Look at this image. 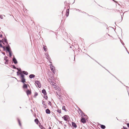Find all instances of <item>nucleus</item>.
<instances>
[{
    "mask_svg": "<svg viewBox=\"0 0 129 129\" xmlns=\"http://www.w3.org/2000/svg\"><path fill=\"white\" fill-rule=\"evenodd\" d=\"M79 112H80V113L81 115H82V113H83V112L81 110V109H79Z\"/></svg>",
    "mask_w": 129,
    "mask_h": 129,
    "instance_id": "nucleus-30",
    "label": "nucleus"
},
{
    "mask_svg": "<svg viewBox=\"0 0 129 129\" xmlns=\"http://www.w3.org/2000/svg\"><path fill=\"white\" fill-rule=\"evenodd\" d=\"M50 62V63H52V62Z\"/></svg>",
    "mask_w": 129,
    "mask_h": 129,
    "instance_id": "nucleus-60",
    "label": "nucleus"
},
{
    "mask_svg": "<svg viewBox=\"0 0 129 129\" xmlns=\"http://www.w3.org/2000/svg\"><path fill=\"white\" fill-rule=\"evenodd\" d=\"M120 42H121V43L123 45V46H124V43L120 39Z\"/></svg>",
    "mask_w": 129,
    "mask_h": 129,
    "instance_id": "nucleus-35",
    "label": "nucleus"
},
{
    "mask_svg": "<svg viewBox=\"0 0 129 129\" xmlns=\"http://www.w3.org/2000/svg\"><path fill=\"white\" fill-rule=\"evenodd\" d=\"M124 47H125V49H126V51H127V52H128V51H127V49L126 48V47H125L124 46Z\"/></svg>",
    "mask_w": 129,
    "mask_h": 129,
    "instance_id": "nucleus-47",
    "label": "nucleus"
},
{
    "mask_svg": "<svg viewBox=\"0 0 129 129\" xmlns=\"http://www.w3.org/2000/svg\"><path fill=\"white\" fill-rule=\"evenodd\" d=\"M78 10L79 11V12H81V10H79V9H78Z\"/></svg>",
    "mask_w": 129,
    "mask_h": 129,
    "instance_id": "nucleus-45",
    "label": "nucleus"
},
{
    "mask_svg": "<svg viewBox=\"0 0 129 129\" xmlns=\"http://www.w3.org/2000/svg\"><path fill=\"white\" fill-rule=\"evenodd\" d=\"M97 62V63H98V62Z\"/></svg>",
    "mask_w": 129,
    "mask_h": 129,
    "instance_id": "nucleus-64",
    "label": "nucleus"
},
{
    "mask_svg": "<svg viewBox=\"0 0 129 129\" xmlns=\"http://www.w3.org/2000/svg\"><path fill=\"white\" fill-rule=\"evenodd\" d=\"M116 118H117V119L118 120V119H117V118L116 117Z\"/></svg>",
    "mask_w": 129,
    "mask_h": 129,
    "instance_id": "nucleus-61",
    "label": "nucleus"
},
{
    "mask_svg": "<svg viewBox=\"0 0 129 129\" xmlns=\"http://www.w3.org/2000/svg\"><path fill=\"white\" fill-rule=\"evenodd\" d=\"M121 16L122 20V16Z\"/></svg>",
    "mask_w": 129,
    "mask_h": 129,
    "instance_id": "nucleus-56",
    "label": "nucleus"
},
{
    "mask_svg": "<svg viewBox=\"0 0 129 129\" xmlns=\"http://www.w3.org/2000/svg\"><path fill=\"white\" fill-rule=\"evenodd\" d=\"M2 53L4 55H5V52H2Z\"/></svg>",
    "mask_w": 129,
    "mask_h": 129,
    "instance_id": "nucleus-49",
    "label": "nucleus"
},
{
    "mask_svg": "<svg viewBox=\"0 0 129 129\" xmlns=\"http://www.w3.org/2000/svg\"><path fill=\"white\" fill-rule=\"evenodd\" d=\"M114 2H116V3H117V2H117L116 1H115V0H112Z\"/></svg>",
    "mask_w": 129,
    "mask_h": 129,
    "instance_id": "nucleus-43",
    "label": "nucleus"
},
{
    "mask_svg": "<svg viewBox=\"0 0 129 129\" xmlns=\"http://www.w3.org/2000/svg\"><path fill=\"white\" fill-rule=\"evenodd\" d=\"M75 9L76 10H77V11L78 10V9Z\"/></svg>",
    "mask_w": 129,
    "mask_h": 129,
    "instance_id": "nucleus-51",
    "label": "nucleus"
},
{
    "mask_svg": "<svg viewBox=\"0 0 129 129\" xmlns=\"http://www.w3.org/2000/svg\"><path fill=\"white\" fill-rule=\"evenodd\" d=\"M12 61H13L14 63L15 64H16L18 63L17 60H16V58H15V57L14 56V57H13V58L12 59Z\"/></svg>",
    "mask_w": 129,
    "mask_h": 129,
    "instance_id": "nucleus-6",
    "label": "nucleus"
},
{
    "mask_svg": "<svg viewBox=\"0 0 129 129\" xmlns=\"http://www.w3.org/2000/svg\"><path fill=\"white\" fill-rule=\"evenodd\" d=\"M46 112L47 114H49L50 113V111L49 109H47L46 110Z\"/></svg>",
    "mask_w": 129,
    "mask_h": 129,
    "instance_id": "nucleus-14",
    "label": "nucleus"
},
{
    "mask_svg": "<svg viewBox=\"0 0 129 129\" xmlns=\"http://www.w3.org/2000/svg\"><path fill=\"white\" fill-rule=\"evenodd\" d=\"M65 126H66V125H64Z\"/></svg>",
    "mask_w": 129,
    "mask_h": 129,
    "instance_id": "nucleus-63",
    "label": "nucleus"
},
{
    "mask_svg": "<svg viewBox=\"0 0 129 129\" xmlns=\"http://www.w3.org/2000/svg\"><path fill=\"white\" fill-rule=\"evenodd\" d=\"M25 81V79L24 78H21V82L23 83H24L25 82H26Z\"/></svg>",
    "mask_w": 129,
    "mask_h": 129,
    "instance_id": "nucleus-18",
    "label": "nucleus"
},
{
    "mask_svg": "<svg viewBox=\"0 0 129 129\" xmlns=\"http://www.w3.org/2000/svg\"><path fill=\"white\" fill-rule=\"evenodd\" d=\"M17 75H18V74H19V73H18V71H17Z\"/></svg>",
    "mask_w": 129,
    "mask_h": 129,
    "instance_id": "nucleus-46",
    "label": "nucleus"
},
{
    "mask_svg": "<svg viewBox=\"0 0 129 129\" xmlns=\"http://www.w3.org/2000/svg\"><path fill=\"white\" fill-rule=\"evenodd\" d=\"M69 9H67L66 11V15L67 17H68L69 16Z\"/></svg>",
    "mask_w": 129,
    "mask_h": 129,
    "instance_id": "nucleus-11",
    "label": "nucleus"
},
{
    "mask_svg": "<svg viewBox=\"0 0 129 129\" xmlns=\"http://www.w3.org/2000/svg\"><path fill=\"white\" fill-rule=\"evenodd\" d=\"M95 60V61L96 62H97V61H96V60Z\"/></svg>",
    "mask_w": 129,
    "mask_h": 129,
    "instance_id": "nucleus-57",
    "label": "nucleus"
},
{
    "mask_svg": "<svg viewBox=\"0 0 129 129\" xmlns=\"http://www.w3.org/2000/svg\"><path fill=\"white\" fill-rule=\"evenodd\" d=\"M82 115H83L85 116H87V115H85V114H84V113L83 112V113H82Z\"/></svg>",
    "mask_w": 129,
    "mask_h": 129,
    "instance_id": "nucleus-39",
    "label": "nucleus"
},
{
    "mask_svg": "<svg viewBox=\"0 0 129 129\" xmlns=\"http://www.w3.org/2000/svg\"><path fill=\"white\" fill-rule=\"evenodd\" d=\"M18 123H19V125L20 126H21V123L20 122V120H19V119H18Z\"/></svg>",
    "mask_w": 129,
    "mask_h": 129,
    "instance_id": "nucleus-28",
    "label": "nucleus"
},
{
    "mask_svg": "<svg viewBox=\"0 0 129 129\" xmlns=\"http://www.w3.org/2000/svg\"><path fill=\"white\" fill-rule=\"evenodd\" d=\"M60 114H59V115H58H58H59V116H60Z\"/></svg>",
    "mask_w": 129,
    "mask_h": 129,
    "instance_id": "nucleus-53",
    "label": "nucleus"
},
{
    "mask_svg": "<svg viewBox=\"0 0 129 129\" xmlns=\"http://www.w3.org/2000/svg\"><path fill=\"white\" fill-rule=\"evenodd\" d=\"M49 129H51V127H49Z\"/></svg>",
    "mask_w": 129,
    "mask_h": 129,
    "instance_id": "nucleus-52",
    "label": "nucleus"
},
{
    "mask_svg": "<svg viewBox=\"0 0 129 129\" xmlns=\"http://www.w3.org/2000/svg\"><path fill=\"white\" fill-rule=\"evenodd\" d=\"M2 43L4 45H8V44L7 39L5 38L2 39L1 40V44H2Z\"/></svg>",
    "mask_w": 129,
    "mask_h": 129,
    "instance_id": "nucleus-2",
    "label": "nucleus"
},
{
    "mask_svg": "<svg viewBox=\"0 0 129 129\" xmlns=\"http://www.w3.org/2000/svg\"><path fill=\"white\" fill-rule=\"evenodd\" d=\"M11 66L13 67L12 68H13L14 69H16L18 70H19V68H16L14 65H12Z\"/></svg>",
    "mask_w": 129,
    "mask_h": 129,
    "instance_id": "nucleus-20",
    "label": "nucleus"
},
{
    "mask_svg": "<svg viewBox=\"0 0 129 129\" xmlns=\"http://www.w3.org/2000/svg\"><path fill=\"white\" fill-rule=\"evenodd\" d=\"M58 96H59V97L60 98L61 97H60V95H58Z\"/></svg>",
    "mask_w": 129,
    "mask_h": 129,
    "instance_id": "nucleus-50",
    "label": "nucleus"
},
{
    "mask_svg": "<svg viewBox=\"0 0 129 129\" xmlns=\"http://www.w3.org/2000/svg\"><path fill=\"white\" fill-rule=\"evenodd\" d=\"M23 74H24L25 75H27L28 74V72L26 71H23L22 72Z\"/></svg>",
    "mask_w": 129,
    "mask_h": 129,
    "instance_id": "nucleus-21",
    "label": "nucleus"
},
{
    "mask_svg": "<svg viewBox=\"0 0 129 129\" xmlns=\"http://www.w3.org/2000/svg\"><path fill=\"white\" fill-rule=\"evenodd\" d=\"M19 74L20 75V76L21 77V78H24V76L23 74L20 72L19 73Z\"/></svg>",
    "mask_w": 129,
    "mask_h": 129,
    "instance_id": "nucleus-16",
    "label": "nucleus"
},
{
    "mask_svg": "<svg viewBox=\"0 0 129 129\" xmlns=\"http://www.w3.org/2000/svg\"><path fill=\"white\" fill-rule=\"evenodd\" d=\"M123 129H127V127H125L124 126L123 127Z\"/></svg>",
    "mask_w": 129,
    "mask_h": 129,
    "instance_id": "nucleus-41",
    "label": "nucleus"
},
{
    "mask_svg": "<svg viewBox=\"0 0 129 129\" xmlns=\"http://www.w3.org/2000/svg\"><path fill=\"white\" fill-rule=\"evenodd\" d=\"M8 57L7 56H5L4 57V59L5 60H8V59H7V58Z\"/></svg>",
    "mask_w": 129,
    "mask_h": 129,
    "instance_id": "nucleus-38",
    "label": "nucleus"
},
{
    "mask_svg": "<svg viewBox=\"0 0 129 129\" xmlns=\"http://www.w3.org/2000/svg\"><path fill=\"white\" fill-rule=\"evenodd\" d=\"M19 108H21V107H20Z\"/></svg>",
    "mask_w": 129,
    "mask_h": 129,
    "instance_id": "nucleus-58",
    "label": "nucleus"
},
{
    "mask_svg": "<svg viewBox=\"0 0 129 129\" xmlns=\"http://www.w3.org/2000/svg\"><path fill=\"white\" fill-rule=\"evenodd\" d=\"M57 111L59 113H61V110H58Z\"/></svg>",
    "mask_w": 129,
    "mask_h": 129,
    "instance_id": "nucleus-31",
    "label": "nucleus"
},
{
    "mask_svg": "<svg viewBox=\"0 0 129 129\" xmlns=\"http://www.w3.org/2000/svg\"><path fill=\"white\" fill-rule=\"evenodd\" d=\"M3 16L5 17V16L4 15H1V19H3Z\"/></svg>",
    "mask_w": 129,
    "mask_h": 129,
    "instance_id": "nucleus-34",
    "label": "nucleus"
},
{
    "mask_svg": "<svg viewBox=\"0 0 129 129\" xmlns=\"http://www.w3.org/2000/svg\"><path fill=\"white\" fill-rule=\"evenodd\" d=\"M57 93V95H59V94H58Z\"/></svg>",
    "mask_w": 129,
    "mask_h": 129,
    "instance_id": "nucleus-59",
    "label": "nucleus"
},
{
    "mask_svg": "<svg viewBox=\"0 0 129 129\" xmlns=\"http://www.w3.org/2000/svg\"><path fill=\"white\" fill-rule=\"evenodd\" d=\"M1 47H2L4 50H6L8 52V51H9V52L12 51L10 47L9 44H8V45H7L6 47H5V46H3L2 44H1Z\"/></svg>",
    "mask_w": 129,
    "mask_h": 129,
    "instance_id": "nucleus-1",
    "label": "nucleus"
},
{
    "mask_svg": "<svg viewBox=\"0 0 129 129\" xmlns=\"http://www.w3.org/2000/svg\"><path fill=\"white\" fill-rule=\"evenodd\" d=\"M81 122L83 123H85L86 122V121L85 118L83 117H82L81 118Z\"/></svg>",
    "mask_w": 129,
    "mask_h": 129,
    "instance_id": "nucleus-7",
    "label": "nucleus"
},
{
    "mask_svg": "<svg viewBox=\"0 0 129 129\" xmlns=\"http://www.w3.org/2000/svg\"><path fill=\"white\" fill-rule=\"evenodd\" d=\"M40 125H39V126L42 129V128H44L43 126L41 125H40Z\"/></svg>",
    "mask_w": 129,
    "mask_h": 129,
    "instance_id": "nucleus-32",
    "label": "nucleus"
},
{
    "mask_svg": "<svg viewBox=\"0 0 129 129\" xmlns=\"http://www.w3.org/2000/svg\"><path fill=\"white\" fill-rule=\"evenodd\" d=\"M60 114H59V115H58H58H59V116H60Z\"/></svg>",
    "mask_w": 129,
    "mask_h": 129,
    "instance_id": "nucleus-55",
    "label": "nucleus"
},
{
    "mask_svg": "<svg viewBox=\"0 0 129 129\" xmlns=\"http://www.w3.org/2000/svg\"><path fill=\"white\" fill-rule=\"evenodd\" d=\"M8 52L9 53L10 57H11L12 55V51L11 52H9V51H8Z\"/></svg>",
    "mask_w": 129,
    "mask_h": 129,
    "instance_id": "nucleus-23",
    "label": "nucleus"
},
{
    "mask_svg": "<svg viewBox=\"0 0 129 129\" xmlns=\"http://www.w3.org/2000/svg\"><path fill=\"white\" fill-rule=\"evenodd\" d=\"M35 83L36 84L39 88L41 87V85L40 82L38 80H36L35 81Z\"/></svg>",
    "mask_w": 129,
    "mask_h": 129,
    "instance_id": "nucleus-5",
    "label": "nucleus"
},
{
    "mask_svg": "<svg viewBox=\"0 0 129 129\" xmlns=\"http://www.w3.org/2000/svg\"><path fill=\"white\" fill-rule=\"evenodd\" d=\"M45 96H46L44 97V98H45V99L47 100L48 99V96L47 95Z\"/></svg>",
    "mask_w": 129,
    "mask_h": 129,
    "instance_id": "nucleus-36",
    "label": "nucleus"
},
{
    "mask_svg": "<svg viewBox=\"0 0 129 129\" xmlns=\"http://www.w3.org/2000/svg\"><path fill=\"white\" fill-rule=\"evenodd\" d=\"M60 114H59V115H58H58H59V116H60Z\"/></svg>",
    "mask_w": 129,
    "mask_h": 129,
    "instance_id": "nucleus-54",
    "label": "nucleus"
},
{
    "mask_svg": "<svg viewBox=\"0 0 129 129\" xmlns=\"http://www.w3.org/2000/svg\"><path fill=\"white\" fill-rule=\"evenodd\" d=\"M35 76L33 74H31L29 76V77L30 79H32L33 78L35 77Z\"/></svg>",
    "mask_w": 129,
    "mask_h": 129,
    "instance_id": "nucleus-12",
    "label": "nucleus"
},
{
    "mask_svg": "<svg viewBox=\"0 0 129 129\" xmlns=\"http://www.w3.org/2000/svg\"><path fill=\"white\" fill-rule=\"evenodd\" d=\"M42 103L43 105H44V107L45 108H46V105L45 104V101H42Z\"/></svg>",
    "mask_w": 129,
    "mask_h": 129,
    "instance_id": "nucleus-13",
    "label": "nucleus"
},
{
    "mask_svg": "<svg viewBox=\"0 0 129 129\" xmlns=\"http://www.w3.org/2000/svg\"><path fill=\"white\" fill-rule=\"evenodd\" d=\"M59 122L60 123H61V124H63L62 123V121H59Z\"/></svg>",
    "mask_w": 129,
    "mask_h": 129,
    "instance_id": "nucleus-42",
    "label": "nucleus"
},
{
    "mask_svg": "<svg viewBox=\"0 0 129 129\" xmlns=\"http://www.w3.org/2000/svg\"><path fill=\"white\" fill-rule=\"evenodd\" d=\"M50 67L51 68V69L53 73L54 74H55V72L54 70L55 69V67H54L52 64H50Z\"/></svg>",
    "mask_w": 129,
    "mask_h": 129,
    "instance_id": "nucleus-4",
    "label": "nucleus"
},
{
    "mask_svg": "<svg viewBox=\"0 0 129 129\" xmlns=\"http://www.w3.org/2000/svg\"><path fill=\"white\" fill-rule=\"evenodd\" d=\"M62 109L63 110H64L66 112L67 111V110H66V109L65 108V107L64 106H62Z\"/></svg>",
    "mask_w": 129,
    "mask_h": 129,
    "instance_id": "nucleus-27",
    "label": "nucleus"
},
{
    "mask_svg": "<svg viewBox=\"0 0 129 129\" xmlns=\"http://www.w3.org/2000/svg\"><path fill=\"white\" fill-rule=\"evenodd\" d=\"M3 35L2 34H1V38H2Z\"/></svg>",
    "mask_w": 129,
    "mask_h": 129,
    "instance_id": "nucleus-48",
    "label": "nucleus"
},
{
    "mask_svg": "<svg viewBox=\"0 0 129 129\" xmlns=\"http://www.w3.org/2000/svg\"><path fill=\"white\" fill-rule=\"evenodd\" d=\"M48 104H49L50 105H51V102H50V101H48Z\"/></svg>",
    "mask_w": 129,
    "mask_h": 129,
    "instance_id": "nucleus-37",
    "label": "nucleus"
},
{
    "mask_svg": "<svg viewBox=\"0 0 129 129\" xmlns=\"http://www.w3.org/2000/svg\"><path fill=\"white\" fill-rule=\"evenodd\" d=\"M24 84L23 86V88L24 89L27 88V85L26 84L23 83Z\"/></svg>",
    "mask_w": 129,
    "mask_h": 129,
    "instance_id": "nucleus-15",
    "label": "nucleus"
},
{
    "mask_svg": "<svg viewBox=\"0 0 129 129\" xmlns=\"http://www.w3.org/2000/svg\"><path fill=\"white\" fill-rule=\"evenodd\" d=\"M38 95V93L37 92H35V93L34 95V97L36 98V96H37Z\"/></svg>",
    "mask_w": 129,
    "mask_h": 129,
    "instance_id": "nucleus-26",
    "label": "nucleus"
},
{
    "mask_svg": "<svg viewBox=\"0 0 129 129\" xmlns=\"http://www.w3.org/2000/svg\"><path fill=\"white\" fill-rule=\"evenodd\" d=\"M82 13L85 14H86L87 15H88L90 16H91V17H93V16L92 15H89V14H88L87 13H86L85 12H82Z\"/></svg>",
    "mask_w": 129,
    "mask_h": 129,
    "instance_id": "nucleus-29",
    "label": "nucleus"
},
{
    "mask_svg": "<svg viewBox=\"0 0 129 129\" xmlns=\"http://www.w3.org/2000/svg\"><path fill=\"white\" fill-rule=\"evenodd\" d=\"M72 126H73L74 128H76L77 127V125H76L75 123L74 122H72Z\"/></svg>",
    "mask_w": 129,
    "mask_h": 129,
    "instance_id": "nucleus-10",
    "label": "nucleus"
},
{
    "mask_svg": "<svg viewBox=\"0 0 129 129\" xmlns=\"http://www.w3.org/2000/svg\"><path fill=\"white\" fill-rule=\"evenodd\" d=\"M127 127L129 128V123H127L126 124Z\"/></svg>",
    "mask_w": 129,
    "mask_h": 129,
    "instance_id": "nucleus-40",
    "label": "nucleus"
},
{
    "mask_svg": "<svg viewBox=\"0 0 129 129\" xmlns=\"http://www.w3.org/2000/svg\"><path fill=\"white\" fill-rule=\"evenodd\" d=\"M9 62V60H6V62H5V64H7Z\"/></svg>",
    "mask_w": 129,
    "mask_h": 129,
    "instance_id": "nucleus-33",
    "label": "nucleus"
},
{
    "mask_svg": "<svg viewBox=\"0 0 129 129\" xmlns=\"http://www.w3.org/2000/svg\"><path fill=\"white\" fill-rule=\"evenodd\" d=\"M43 128H42V129H43Z\"/></svg>",
    "mask_w": 129,
    "mask_h": 129,
    "instance_id": "nucleus-62",
    "label": "nucleus"
},
{
    "mask_svg": "<svg viewBox=\"0 0 129 129\" xmlns=\"http://www.w3.org/2000/svg\"><path fill=\"white\" fill-rule=\"evenodd\" d=\"M46 57L48 59L49 58V55L48 54H45Z\"/></svg>",
    "mask_w": 129,
    "mask_h": 129,
    "instance_id": "nucleus-24",
    "label": "nucleus"
},
{
    "mask_svg": "<svg viewBox=\"0 0 129 129\" xmlns=\"http://www.w3.org/2000/svg\"><path fill=\"white\" fill-rule=\"evenodd\" d=\"M42 92L44 95L45 96L46 95L47 93L45 89H43L42 91Z\"/></svg>",
    "mask_w": 129,
    "mask_h": 129,
    "instance_id": "nucleus-9",
    "label": "nucleus"
},
{
    "mask_svg": "<svg viewBox=\"0 0 129 129\" xmlns=\"http://www.w3.org/2000/svg\"><path fill=\"white\" fill-rule=\"evenodd\" d=\"M26 93L27 95H30L31 93V91L29 89H28L26 91Z\"/></svg>",
    "mask_w": 129,
    "mask_h": 129,
    "instance_id": "nucleus-8",
    "label": "nucleus"
},
{
    "mask_svg": "<svg viewBox=\"0 0 129 129\" xmlns=\"http://www.w3.org/2000/svg\"><path fill=\"white\" fill-rule=\"evenodd\" d=\"M100 125V127L101 128L103 129H104L106 128V126L105 125L102 124Z\"/></svg>",
    "mask_w": 129,
    "mask_h": 129,
    "instance_id": "nucleus-19",
    "label": "nucleus"
},
{
    "mask_svg": "<svg viewBox=\"0 0 129 129\" xmlns=\"http://www.w3.org/2000/svg\"><path fill=\"white\" fill-rule=\"evenodd\" d=\"M21 71V69L20 68H19V70H18V71Z\"/></svg>",
    "mask_w": 129,
    "mask_h": 129,
    "instance_id": "nucleus-44",
    "label": "nucleus"
},
{
    "mask_svg": "<svg viewBox=\"0 0 129 129\" xmlns=\"http://www.w3.org/2000/svg\"><path fill=\"white\" fill-rule=\"evenodd\" d=\"M62 118L65 121H68V120L70 119V118L68 115H65L62 117Z\"/></svg>",
    "mask_w": 129,
    "mask_h": 129,
    "instance_id": "nucleus-3",
    "label": "nucleus"
},
{
    "mask_svg": "<svg viewBox=\"0 0 129 129\" xmlns=\"http://www.w3.org/2000/svg\"><path fill=\"white\" fill-rule=\"evenodd\" d=\"M43 49L44 50V51H47L46 49H47V47L46 46H45L44 45H43Z\"/></svg>",
    "mask_w": 129,
    "mask_h": 129,
    "instance_id": "nucleus-22",
    "label": "nucleus"
},
{
    "mask_svg": "<svg viewBox=\"0 0 129 129\" xmlns=\"http://www.w3.org/2000/svg\"><path fill=\"white\" fill-rule=\"evenodd\" d=\"M35 122L38 124L39 123V122L38 119L37 118H36L35 119Z\"/></svg>",
    "mask_w": 129,
    "mask_h": 129,
    "instance_id": "nucleus-17",
    "label": "nucleus"
},
{
    "mask_svg": "<svg viewBox=\"0 0 129 129\" xmlns=\"http://www.w3.org/2000/svg\"><path fill=\"white\" fill-rule=\"evenodd\" d=\"M50 80H51V83H52V85H53L54 86V84H55V83H54V82L53 81H52V80L51 79H50Z\"/></svg>",
    "mask_w": 129,
    "mask_h": 129,
    "instance_id": "nucleus-25",
    "label": "nucleus"
}]
</instances>
